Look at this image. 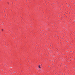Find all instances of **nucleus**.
Here are the masks:
<instances>
[{
	"label": "nucleus",
	"instance_id": "1",
	"mask_svg": "<svg viewBox=\"0 0 75 75\" xmlns=\"http://www.w3.org/2000/svg\"><path fill=\"white\" fill-rule=\"evenodd\" d=\"M39 68H41V67H40V65H39Z\"/></svg>",
	"mask_w": 75,
	"mask_h": 75
},
{
	"label": "nucleus",
	"instance_id": "2",
	"mask_svg": "<svg viewBox=\"0 0 75 75\" xmlns=\"http://www.w3.org/2000/svg\"><path fill=\"white\" fill-rule=\"evenodd\" d=\"M2 31H3V29H2Z\"/></svg>",
	"mask_w": 75,
	"mask_h": 75
}]
</instances>
